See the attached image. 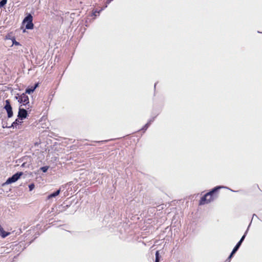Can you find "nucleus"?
Masks as SVG:
<instances>
[{
  "mask_svg": "<svg viewBox=\"0 0 262 262\" xmlns=\"http://www.w3.org/2000/svg\"><path fill=\"white\" fill-rule=\"evenodd\" d=\"M28 116V112L26 109L19 108L18 113V118L20 120H23L27 118Z\"/></svg>",
  "mask_w": 262,
  "mask_h": 262,
  "instance_id": "423d86ee",
  "label": "nucleus"
},
{
  "mask_svg": "<svg viewBox=\"0 0 262 262\" xmlns=\"http://www.w3.org/2000/svg\"><path fill=\"white\" fill-rule=\"evenodd\" d=\"M60 192V189H59L56 190V191H55V192L51 193L50 194H49L48 196V199H51L52 198H55L56 196H57L58 195H59Z\"/></svg>",
  "mask_w": 262,
  "mask_h": 262,
  "instance_id": "6e6552de",
  "label": "nucleus"
},
{
  "mask_svg": "<svg viewBox=\"0 0 262 262\" xmlns=\"http://www.w3.org/2000/svg\"><path fill=\"white\" fill-rule=\"evenodd\" d=\"M38 83H35V85L32 86L34 89V90H35L38 87Z\"/></svg>",
  "mask_w": 262,
  "mask_h": 262,
  "instance_id": "6ab92c4d",
  "label": "nucleus"
},
{
  "mask_svg": "<svg viewBox=\"0 0 262 262\" xmlns=\"http://www.w3.org/2000/svg\"><path fill=\"white\" fill-rule=\"evenodd\" d=\"M9 233L5 232L0 225V234L3 237H5L9 235Z\"/></svg>",
  "mask_w": 262,
  "mask_h": 262,
  "instance_id": "1a4fd4ad",
  "label": "nucleus"
},
{
  "mask_svg": "<svg viewBox=\"0 0 262 262\" xmlns=\"http://www.w3.org/2000/svg\"><path fill=\"white\" fill-rule=\"evenodd\" d=\"M97 13L98 14H99V12L95 11V12H94V15H95V16H97V14H96V13Z\"/></svg>",
  "mask_w": 262,
  "mask_h": 262,
  "instance_id": "4be33fe9",
  "label": "nucleus"
},
{
  "mask_svg": "<svg viewBox=\"0 0 262 262\" xmlns=\"http://www.w3.org/2000/svg\"><path fill=\"white\" fill-rule=\"evenodd\" d=\"M154 119H155V118H153L150 119L148 122H150V124H151V122L154 121Z\"/></svg>",
  "mask_w": 262,
  "mask_h": 262,
  "instance_id": "aec40b11",
  "label": "nucleus"
},
{
  "mask_svg": "<svg viewBox=\"0 0 262 262\" xmlns=\"http://www.w3.org/2000/svg\"><path fill=\"white\" fill-rule=\"evenodd\" d=\"M23 174V172H17L14 174H13L12 177L9 178L6 182L2 184L3 186H4L6 185L10 184L12 183H14L16 182L20 177Z\"/></svg>",
  "mask_w": 262,
  "mask_h": 262,
  "instance_id": "f03ea898",
  "label": "nucleus"
},
{
  "mask_svg": "<svg viewBox=\"0 0 262 262\" xmlns=\"http://www.w3.org/2000/svg\"><path fill=\"white\" fill-rule=\"evenodd\" d=\"M236 252L235 250L234 249L232 250L231 253H230V255L229 256L228 259H227V261H228V262H230L231 258L232 257L233 255Z\"/></svg>",
  "mask_w": 262,
  "mask_h": 262,
  "instance_id": "f8f14e48",
  "label": "nucleus"
},
{
  "mask_svg": "<svg viewBox=\"0 0 262 262\" xmlns=\"http://www.w3.org/2000/svg\"><path fill=\"white\" fill-rule=\"evenodd\" d=\"M49 167L48 166H43L41 167L40 169L43 172H46L47 170H48Z\"/></svg>",
  "mask_w": 262,
  "mask_h": 262,
  "instance_id": "4468645a",
  "label": "nucleus"
},
{
  "mask_svg": "<svg viewBox=\"0 0 262 262\" xmlns=\"http://www.w3.org/2000/svg\"><path fill=\"white\" fill-rule=\"evenodd\" d=\"M18 102L20 103H23V105L27 106V105L29 106V100L28 96L26 94V93L22 94L19 97L18 99Z\"/></svg>",
  "mask_w": 262,
  "mask_h": 262,
  "instance_id": "20e7f679",
  "label": "nucleus"
},
{
  "mask_svg": "<svg viewBox=\"0 0 262 262\" xmlns=\"http://www.w3.org/2000/svg\"><path fill=\"white\" fill-rule=\"evenodd\" d=\"M155 262H159V254L158 251L156 253V260Z\"/></svg>",
  "mask_w": 262,
  "mask_h": 262,
  "instance_id": "dca6fc26",
  "label": "nucleus"
},
{
  "mask_svg": "<svg viewBox=\"0 0 262 262\" xmlns=\"http://www.w3.org/2000/svg\"><path fill=\"white\" fill-rule=\"evenodd\" d=\"M254 216H256V217H257V215H256L255 214H254L253 215L252 219L254 217Z\"/></svg>",
  "mask_w": 262,
  "mask_h": 262,
  "instance_id": "5701e85b",
  "label": "nucleus"
},
{
  "mask_svg": "<svg viewBox=\"0 0 262 262\" xmlns=\"http://www.w3.org/2000/svg\"><path fill=\"white\" fill-rule=\"evenodd\" d=\"M250 226V224H249V226H248L246 231L245 232V234H244V235L241 237V238L239 240V241L237 243L236 246L233 248V249L234 250H235L236 251H237L238 250V249L239 248L240 246H241L242 243L244 241V239H245V237L246 236V234L248 232V229H249V228Z\"/></svg>",
  "mask_w": 262,
  "mask_h": 262,
  "instance_id": "0eeeda50",
  "label": "nucleus"
},
{
  "mask_svg": "<svg viewBox=\"0 0 262 262\" xmlns=\"http://www.w3.org/2000/svg\"><path fill=\"white\" fill-rule=\"evenodd\" d=\"M33 16L31 14H28L24 18L23 23L26 24V28L27 29H32L34 27V25L32 23Z\"/></svg>",
  "mask_w": 262,
  "mask_h": 262,
  "instance_id": "7ed1b4c3",
  "label": "nucleus"
},
{
  "mask_svg": "<svg viewBox=\"0 0 262 262\" xmlns=\"http://www.w3.org/2000/svg\"><path fill=\"white\" fill-rule=\"evenodd\" d=\"M150 125V122H148L141 129L142 130H143V132H144L147 128L149 126V125Z\"/></svg>",
  "mask_w": 262,
  "mask_h": 262,
  "instance_id": "ddd939ff",
  "label": "nucleus"
},
{
  "mask_svg": "<svg viewBox=\"0 0 262 262\" xmlns=\"http://www.w3.org/2000/svg\"><path fill=\"white\" fill-rule=\"evenodd\" d=\"M19 119H16L14 122H13L11 125V126L13 127H16L17 125L21 123L22 122L19 121Z\"/></svg>",
  "mask_w": 262,
  "mask_h": 262,
  "instance_id": "9b49d317",
  "label": "nucleus"
},
{
  "mask_svg": "<svg viewBox=\"0 0 262 262\" xmlns=\"http://www.w3.org/2000/svg\"><path fill=\"white\" fill-rule=\"evenodd\" d=\"M7 2V0H2L0 1V8L4 7Z\"/></svg>",
  "mask_w": 262,
  "mask_h": 262,
  "instance_id": "2eb2a0df",
  "label": "nucleus"
},
{
  "mask_svg": "<svg viewBox=\"0 0 262 262\" xmlns=\"http://www.w3.org/2000/svg\"><path fill=\"white\" fill-rule=\"evenodd\" d=\"M222 188H225L224 186H218L213 188L210 192L205 194L203 197L201 198L200 201V205H202L206 203H208L212 201L213 199V194L217 192L219 189Z\"/></svg>",
  "mask_w": 262,
  "mask_h": 262,
  "instance_id": "f257e3e1",
  "label": "nucleus"
},
{
  "mask_svg": "<svg viewBox=\"0 0 262 262\" xmlns=\"http://www.w3.org/2000/svg\"><path fill=\"white\" fill-rule=\"evenodd\" d=\"M35 187V185L34 184L32 183L29 185V188L30 191H32Z\"/></svg>",
  "mask_w": 262,
  "mask_h": 262,
  "instance_id": "f3484780",
  "label": "nucleus"
},
{
  "mask_svg": "<svg viewBox=\"0 0 262 262\" xmlns=\"http://www.w3.org/2000/svg\"><path fill=\"white\" fill-rule=\"evenodd\" d=\"M4 108L6 110L8 114V117L11 118L13 116V113L12 111V108L9 100H6V105Z\"/></svg>",
  "mask_w": 262,
  "mask_h": 262,
  "instance_id": "39448f33",
  "label": "nucleus"
},
{
  "mask_svg": "<svg viewBox=\"0 0 262 262\" xmlns=\"http://www.w3.org/2000/svg\"><path fill=\"white\" fill-rule=\"evenodd\" d=\"M12 42H13V45H14L17 46V45H20L19 43L18 42L16 41L15 40V38H14L12 39Z\"/></svg>",
  "mask_w": 262,
  "mask_h": 262,
  "instance_id": "a211bd4d",
  "label": "nucleus"
},
{
  "mask_svg": "<svg viewBox=\"0 0 262 262\" xmlns=\"http://www.w3.org/2000/svg\"><path fill=\"white\" fill-rule=\"evenodd\" d=\"M34 91V89L33 88V86H31V88H28L27 89H26L25 93L30 94L31 93H33Z\"/></svg>",
  "mask_w": 262,
  "mask_h": 262,
  "instance_id": "9d476101",
  "label": "nucleus"
},
{
  "mask_svg": "<svg viewBox=\"0 0 262 262\" xmlns=\"http://www.w3.org/2000/svg\"><path fill=\"white\" fill-rule=\"evenodd\" d=\"M113 0H107L106 1V4H110Z\"/></svg>",
  "mask_w": 262,
  "mask_h": 262,
  "instance_id": "412c9836",
  "label": "nucleus"
}]
</instances>
